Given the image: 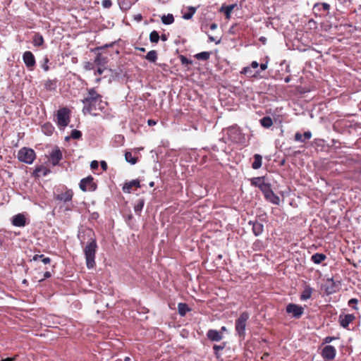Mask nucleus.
<instances>
[{
  "mask_svg": "<svg viewBox=\"0 0 361 361\" xmlns=\"http://www.w3.org/2000/svg\"><path fill=\"white\" fill-rule=\"evenodd\" d=\"M85 104L82 111L84 114H94L97 110L102 111L105 109L106 103L103 102L102 96L94 88L88 90V94L82 100Z\"/></svg>",
  "mask_w": 361,
  "mask_h": 361,
  "instance_id": "1",
  "label": "nucleus"
},
{
  "mask_svg": "<svg viewBox=\"0 0 361 361\" xmlns=\"http://www.w3.org/2000/svg\"><path fill=\"white\" fill-rule=\"evenodd\" d=\"M87 235L90 237V241L87 242L83 249L85 257L86 265L88 269H92L95 267V255L97 249V243L94 238V233L92 230H89Z\"/></svg>",
  "mask_w": 361,
  "mask_h": 361,
  "instance_id": "2",
  "label": "nucleus"
},
{
  "mask_svg": "<svg viewBox=\"0 0 361 361\" xmlns=\"http://www.w3.org/2000/svg\"><path fill=\"white\" fill-rule=\"evenodd\" d=\"M225 132L228 140L233 143H241L245 139L244 135L237 125L226 128Z\"/></svg>",
  "mask_w": 361,
  "mask_h": 361,
  "instance_id": "3",
  "label": "nucleus"
},
{
  "mask_svg": "<svg viewBox=\"0 0 361 361\" xmlns=\"http://www.w3.org/2000/svg\"><path fill=\"white\" fill-rule=\"evenodd\" d=\"M17 157L20 162L32 164L36 159V153L32 149L24 147L18 151Z\"/></svg>",
  "mask_w": 361,
  "mask_h": 361,
  "instance_id": "4",
  "label": "nucleus"
},
{
  "mask_svg": "<svg viewBox=\"0 0 361 361\" xmlns=\"http://www.w3.org/2000/svg\"><path fill=\"white\" fill-rule=\"evenodd\" d=\"M250 315L247 312H242L239 317L235 320V328L238 336L244 338L245 336V328L247 322L249 319Z\"/></svg>",
  "mask_w": 361,
  "mask_h": 361,
  "instance_id": "5",
  "label": "nucleus"
},
{
  "mask_svg": "<svg viewBox=\"0 0 361 361\" xmlns=\"http://www.w3.org/2000/svg\"><path fill=\"white\" fill-rule=\"evenodd\" d=\"M71 110L67 107H63L57 111V124L59 127L65 128L70 123Z\"/></svg>",
  "mask_w": 361,
  "mask_h": 361,
  "instance_id": "6",
  "label": "nucleus"
},
{
  "mask_svg": "<svg viewBox=\"0 0 361 361\" xmlns=\"http://www.w3.org/2000/svg\"><path fill=\"white\" fill-rule=\"evenodd\" d=\"M265 199L274 204H279L280 199L272 190L271 184L267 183L265 186H262L261 190Z\"/></svg>",
  "mask_w": 361,
  "mask_h": 361,
  "instance_id": "7",
  "label": "nucleus"
},
{
  "mask_svg": "<svg viewBox=\"0 0 361 361\" xmlns=\"http://www.w3.org/2000/svg\"><path fill=\"white\" fill-rule=\"evenodd\" d=\"M79 186L83 192L94 191L97 189V184L94 182V178L92 176L82 178L80 182Z\"/></svg>",
  "mask_w": 361,
  "mask_h": 361,
  "instance_id": "8",
  "label": "nucleus"
},
{
  "mask_svg": "<svg viewBox=\"0 0 361 361\" xmlns=\"http://www.w3.org/2000/svg\"><path fill=\"white\" fill-rule=\"evenodd\" d=\"M286 311L288 314H291L293 317L299 319L304 313V308L294 303L287 305Z\"/></svg>",
  "mask_w": 361,
  "mask_h": 361,
  "instance_id": "9",
  "label": "nucleus"
},
{
  "mask_svg": "<svg viewBox=\"0 0 361 361\" xmlns=\"http://www.w3.org/2000/svg\"><path fill=\"white\" fill-rule=\"evenodd\" d=\"M340 281H335L333 279H328L324 285L325 293L327 295H331L338 292L340 289Z\"/></svg>",
  "mask_w": 361,
  "mask_h": 361,
  "instance_id": "10",
  "label": "nucleus"
},
{
  "mask_svg": "<svg viewBox=\"0 0 361 361\" xmlns=\"http://www.w3.org/2000/svg\"><path fill=\"white\" fill-rule=\"evenodd\" d=\"M23 60L28 70H34L36 65V61L34 54L30 51H26L23 53Z\"/></svg>",
  "mask_w": 361,
  "mask_h": 361,
  "instance_id": "11",
  "label": "nucleus"
},
{
  "mask_svg": "<svg viewBox=\"0 0 361 361\" xmlns=\"http://www.w3.org/2000/svg\"><path fill=\"white\" fill-rule=\"evenodd\" d=\"M73 197V190L65 188L63 190H61L57 195H56L55 199L63 202H68L72 200Z\"/></svg>",
  "mask_w": 361,
  "mask_h": 361,
  "instance_id": "12",
  "label": "nucleus"
},
{
  "mask_svg": "<svg viewBox=\"0 0 361 361\" xmlns=\"http://www.w3.org/2000/svg\"><path fill=\"white\" fill-rule=\"evenodd\" d=\"M63 159V154L59 147L54 149L49 155V161L53 166L59 164L60 161Z\"/></svg>",
  "mask_w": 361,
  "mask_h": 361,
  "instance_id": "13",
  "label": "nucleus"
},
{
  "mask_svg": "<svg viewBox=\"0 0 361 361\" xmlns=\"http://www.w3.org/2000/svg\"><path fill=\"white\" fill-rule=\"evenodd\" d=\"M336 354V348L331 345H326L322 351V356L324 359L331 360L335 358Z\"/></svg>",
  "mask_w": 361,
  "mask_h": 361,
  "instance_id": "14",
  "label": "nucleus"
},
{
  "mask_svg": "<svg viewBox=\"0 0 361 361\" xmlns=\"http://www.w3.org/2000/svg\"><path fill=\"white\" fill-rule=\"evenodd\" d=\"M355 319V317L353 314H340L338 317V322L342 327L347 329L348 325L353 322Z\"/></svg>",
  "mask_w": 361,
  "mask_h": 361,
  "instance_id": "15",
  "label": "nucleus"
},
{
  "mask_svg": "<svg viewBox=\"0 0 361 361\" xmlns=\"http://www.w3.org/2000/svg\"><path fill=\"white\" fill-rule=\"evenodd\" d=\"M12 224L18 227H23L26 225V218L23 214H18L12 218Z\"/></svg>",
  "mask_w": 361,
  "mask_h": 361,
  "instance_id": "16",
  "label": "nucleus"
},
{
  "mask_svg": "<svg viewBox=\"0 0 361 361\" xmlns=\"http://www.w3.org/2000/svg\"><path fill=\"white\" fill-rule=\"evenodd\" d=\"M50 173V170L43 165L37 166L35 167L32 173V176L39 178L41 176H46Z\"/></svg>",
  "mask_w": 361,
  "mask_h": 361,
  "instance_id": "17",
  "label": "nucleus"
},
{
  "mask_svg": "<svg viewBox=\"0 0 361 361\" xmlns=\"http://www.w3.org/2000/svg\"><path fill=\"white\" fill-rule=\"evenodd\" d=\"M207 338L212 341H220L223 338L221 332L214 329H209L207 333Z\"/></svg>",
  "mask_w": 361,
  "mask_h": 361,
  "instance_id": "18",
  "label": "nucleus"
},
{
  "mask_svg": "<svg viewBox=\"0 0 361 361\" xmlns=\"http://www.w3.org/2000/svg\"><path fill=\"white\" fill-rule=\"evenodd\" d=\"M58 80L55 79H47L44 81V87L47 91L54 92L57 88Z\"/></svg>",
  "mask_w": 361,
  "mask_h": 361,
  "instance_id": "19",
  "label": "nucleus"
},
{
  "mask_svg": "<svg viewBox=\"0 0 361 361\" xmlns=\"http://www.w3.org/2000/svg\"><path fill=\"white\" fill-rule=\"evenodd\" d=\"M312 137V133L310 131H306L303 134L300 132H297L295 134L294 140L297 142H305L306 140H310Z\"/></svg>",
  "mask_w": 361,
  "mask_h": 361,
  "instance_id": "20",
  "label": "nucleus"
},
{
  "mask_svg": "<svg viewBox=\"0 0 361 361\" xmlns=\"http://www.w3.org/2000/svg\"><path fill=\"white\" fill-rule=\"evenodd\" d=\"M133 187L140 188V183L138 180H133L130 182L126 183L123 187V191L126 193H130Z\"/></svg>",
  "mask_w": 361,
  "mask_h": 361,
  "instance_id": "21",
  "label": "nucleus"
},
{
  "mask_svg": "<svg viewBox=\"0 0 361 361\" xmlns=\"http://www.w3.org/2000/svg\"><path fill=\"white\" fill-rule=\"evenodd\" d=\"M250 224L252 225V232L255 235L258 236L261 235L264 231V226L262 224L258 221H250Z\"/></svg>",
  "mask_w": 361,
  "mask_h": 361,
  "instance_id": "22",
  "label": "nucleus"
},
{
  "mask_svg": "<svg viewBox=\"0 0 361 361\" xmlns=\"http://www.w3.org/2000/svg\"><path fill=\"white\" fill-rule=\"evenodd\" d=\"M264 176L255 177L251 179V185L255 187H257L261 190L262 186H265L267 183L264 182Z\"/></svg>",
  "mask_w": 361,
  "mask_h": 361,
  "instance_id": "23",
  "label": "nucleus"
},
{
  "mask_svg": "<svg viewBox=\"0 0 361 361\" xmlns=\"http://www.w3.org/2000/svg\"><path fill=\"white\" fill-rule=\"evenodd\" d=\"M108 62V59L102 56V54L98 53L94 59V64L98 66H104Z\"/></svg>",
  "mask_w": 361,
  "mask_h": 361,
  "instance_id": "24",
  "label": "nucleus"
},
{
  "mask_svg": "<svg viewBox=\"0 0 361 361\" xmlns=\"http://www.w3.org/2000/svg\"><path fill=\"white\" fill-rule=\"evenodd\" d=\"M44 40L42 35L39 33H35L32 37V44L35 47H41L44 44Z\"/></svg>",
  "mask_w": 361,
  "mask_h": 361,
  "instance_id": "25",
  "label": "nucleus"
},
{
  "mask_svg": "<svg viewBox=\"0 0 361 361\" xmlns=\"http://www.w3.org/2000/svg\"><path fill=\"white\" fill-rule=\"evenodd\" d=\"M253 158L254 161L252 164V168L253 169H259L262 164V157L260 154H256L254 155Z\"/></svg>",
  "mask_w": 361,
  "mask_h": 361,
  "instance_id": "26",
  "label": "nucleus"
},
{
  "mask_svg": "<svg viewBox=\"0 0 361 361\" xmlns=\"http://www.w3.org/2000/svg\"><path fill=\"white\" fill-rule=\"evenodd\" d=\"M326 259V256L323 253H315L311 257V260L314 264H319Z\"/></svg>",
  "mask_w": 361,
  "mask_h": 361,
  "instance_id": "27",
  "label": "nucleus"
},
{
  "mask_svg": "<svg viewBox=\"0 0 361 361\" xmlns=\"http://www.w3.org/2000/svg\"><path fill=\"white\" fill-rule=\"evenodd\" d=\"M313 8L317 11H324L325 12H329L330 5L327 3H317L314 5Z\"/></svg>",
  "mask_w": 361,
  "mask_h": 361,
  "instance_id": "28",
  "label": "nucleus"
},
{
  "mask_svg": "<svg viewBox=\"0 0 361 361\" xmlns=\"http://www.w3.org/2000/svg\"><path fill=\"white\" fill-rule=\"evenodd\" d=\"M54 130V127L50 123H46L42 126V131L47 135H51Z\"/></svg>",
  "mask_w": 361,
  "mask_h": 361,
  "instance_id": "29",
  "label": "nucleus"
},
{
  "mask_svg": "<svg viewBox=\"0 0 361 361\" xmlns=\"http://www.w3.org/2000/svg\"><path fill=\"white\" fill-rule=\"evenodd\" d=\"M138 0H128L127 1L125 0H119L120 7L123 10L129 9L133 4H134Z\"/></svg>",
  "mask_w": 361,
  "mask_h": 361,
  "instance_id": "30",
  "label": "nucleus"
},
{
  "mask_svg": "<svg viewBox=\"0 0 361 361\" xmlns=\"http://www.w3.org/2000/svg\"><path fill=\"white\" fill-rule=\"evenodd\" d=\"M178 310L180 315L185 316L190 311V308L186 303L180 302L178 304Z\"/></svg>",
  "mask_w": 361,
  "mask_h": 361,
  "instance_id": "31",
  "label": "nucleus"
},
{
  "mask_svg": "<svg viewBox=\"0 0 361 361\" xmlns=\"http://www.w3.org/2000/svg\"><path fill=\"white\" fill-rule=\"evenodd\" d=\"M259 66V63L257 61H252L251 63L250 67H245L243 68V71H241V73L243 74H248L250 76L253 75L252 74L251 68H257Z\"/></svg>",
  "mask_w": 361,
  "mask_h": 361,
  "instance_id": "32",
  "label": "nucleus"
},
{
  "mask_svg": "<svg viewBox=\"0 0 361 361\" xmlns=\"http://www.w3.org/2000/svg\"><path fill=\"white\" fill-rule=\"evenodd\" d=\"M260 123L264 128H268L273 125V121L269 116H264L260 120Z\"/></svg>",
  "mask_w": 361,
  "mask_h": 361,
  "instance_id": "33",
  "label": "nucleus"
},
{
  "mask_svg": "<svg viewBox=\"0 0 361 361\" xmlns=\"http://www.w3.org/2000/svg\"><path fill=\"white\" fill-rule=\"evenodd\" d=\"M125 159L127 162L131 164H135L137 162L138 158L133 157L130 152H126Z\"/></svg>",
  "mask_w": 361,
  "mask_h": 361,
  "instance_id": "34",
  "label": "nucleus"
},
{
  "mask_svg": "<svg viewBox=\"0 0 361 361\" xmlns=\"http://www.w3.org/2000/svg\"><path fill=\"white\" fill-rule=\"evenodd\" d=\"M145 58L150 62L154 63L157 59V52L155 50L149 51Z\"/></svg>",
  "mask_w": 361,
  "mask_h": 361,
  "instance_id": "35",
  "label": "nucleus"
},
{
  "mask_svg": "<svg viewBox=\"0 0 361 361\" xmlns=\"http://www.w3.org/2000/svg\"><path fill=\"white\" fill-rule=\"evenodd\" d=\"M161 22L165 25H171L174 22V17L171 13L164 15L161 16Z\"/></svg>",
  "mask_w": 361,
  "mask_h": 361,
  "instance_id": "36",
  "label": "nucleus"
},
{
  "mask_svg": "<svg viewBox=\"0 0 361 361\" xmlns=\"http://www.w3.org/2000/svg\"><path fill=\"white\" fill-rule=\"evenodd\" d=\"M188 12L183 14V18L185 20H190L192 18L194 14L195 13L197 8L193 6H189L188 8Z\"/></svg>",
  "mask_w": 361,
  "mask_h": 361,
  "instance_id": "37",
  "label": "nucleus"
},
{
  "mask_svg": "<svg viewBox=\"0 0 361 361\" xmlns=\"http://www.w3.org/2000/svg\"><path fill=\"white\" fill-rule=\"evenodd\" d=\"M38 259H41L42 262L47 264L51 262V259L48 257H44V255H35L32 257L33 261H37Z\"/></svg>",
  "mask_w": 361,
  "mask_h": 361,
  "instance_id": "38",
  "label": "nucleus"
},
{
  "mask_svg": "<svg viewBox=\"0 0 361 361\" xmlns=\"http://www.w3.org/2000/svg\"><path fill=\"white\" fill-rule=\"evenodd\" d=\"M226 347V343H222L221 345H214L213 346L214 353L216 358L219 359L220 357V354L219 353V350H222Z\"/></svg>",
  "mask_w": 361,
  "mask_h": 361,
  "instance_id": "39",
  "label": "nucleus"
},
{
  "mask_svg": "<svg viewBox=\"0 0 361 361\" xmlns=\"http://www.w3.org/2000/svg\"><path fill=\"white\" fill-rule=\"evenodd\" d=\"M145 204L144 199H138L134 206V210L136 213H139L142 210V208Z\"/></svg>",
  "mask_w": 361,
  "mask_h": 361,
  "instance_id": "40",
  "label": "nucleus"
},
{
  "mask_svg": "<svg viewBox=\"0 0 361 361\" xmlns=\"http://www.w3.org/2000/svg\"><path fill=\"white\" fill-rule=\"evenodd\" d=\"M195 57L198 60L207 61L210 57V53L207 51H202L195 54Z\"/></svg>",
  "mask_w": 361,
  "mask_h": 361,
  "instance_id": "41",
  "label": "nucleus"
},
{
  "mask_svg": "<svg viewBox=\"0 0 361 361\" xmlns=\"http://www.w3.org/2000/svg\"><path fill=\"white\" fill-rule=\"evenodd\" d=\"M160 39V36L157 31L153 30L149 34V40L152 43H157Z\"/></svg>",
  "mask_w": 361,
  "mask_h": 361,
  "instance_id": "42",
  "label": "nucleus"
},
{
  "mask_svg": "<svg viewBox=\"0 0 361 361\" xmlns=\"http://www.w3.org/2000/svg\"><path fill=\"white\" fill-rule=\"evenodd\" d=\"M234 7H235V5H229L226 7L221 8V11H224L226 18H228V19L230 18L231 13L233 9L234 8Z\"/></svg>",
  "mask_w": 361,
  "mask_h": 361,
  "instance_id": "43",
  "label": "nucleus"
},
{
  "mask_svg": "<svg viewBox=\"0 0 361 361\" xmlns=\"http://www.w3.org/2000/svg\"><path fill=\"white\" fill-rule=\"evenodd\" d=\"M312 295V289L311 288H306L301 294L300 299L302 300H306L309 298H310Z\"/></svg>",
  "mask_w": 361,
  "mask_h": 361,
  "instance_id": "44",
  "label": "nucleus"
},
{
  "mask_svg": "<svg viewBox=\"0 0 361 361\" xmlns=\"http://www.w3.org/2000/svg\"><path fill=\"white\" fill-rule=\"evenodd\" d=\"M71 136L73 139L78 140L82 137V133L78 130H73Z\"/></svg>",
  "mask_w": 361,
  "mask_h": 361,
  "instance_id": "45",
  "label": "nucleus"
},
{
  "mask_svg": "<svg viewBox=\"0 0 361 361\" xmlns=\"http://www.w3.org/2000/svg\"><path fill=\"white\" fill-rule=\"evenodd\" d=\"M179 58L182 65L188 66L192 64V63L191 60L188 59L186 56L183 55H180Z\"/></svg>",
  "mask_w": 361,
  "mask_h": 361,
  "instance_id": "46",
  "label": "nucleus"
},
{
  "mask_svg": "<svg viewBox=\"0 0 361 361\" xmlns=\"http://www.w3.org/2000/svg\"><path fill=\"white\" fill-rule=\"evenodd\" d=\"M358 302L357 299L356 298H352L348 301V305L350 307H352L354 310H357V307L355 305Z\"/></svg>",
  "mask_w": 361,
  "mask_h": 361,
  "instance_id": "47",
  "label": "nucleus"
},
{
  "mask_svg": "<svg viewBox=\"0 0 361 361\" xmlns=\"http://www.w3.org/2000/svg\"><path fill=\"white\" fill-rule=\"evenodd\" d=\"M49 60L47 57H46L44 59V62L42 64V68L45 71H48L49 70V67L48 66V63H49Z\"/></svg>",
  "mask_w": 361,
  "mask_h": 361,
  "instance_id": "48",
  "label": "nucleus"
},
{
  "mask_svg": "<svg viewBox=\"0 0 361 361\" xmlns=\"http://www.w3.org/2000/svg\"><path fill=\"white\" fill-rule=\"evenodd\" d=\"M102 4V6L106 8H109L112 6L111 0H103Z\"/></svg>",
  "mask_w": 361,
  "mask_h": 361,
  "instance_id": "49",
  "label": "nucleus"
},
{
  "mask_svg": "<svg viewBox=\"0 0 361 361\" xmlns=\"http://www.w3.org/2000/svg\"><path fill=\"white\" fill-rule=\"evenodd\" d=\"M104 68L103 66H99L97 71L94 72V75H102L104 73Z\"/></svg>",
  "mask_w": 361,
  "mask_h": 361,
  "instance_id": "50",
  "label": "nucleus"
},
{
  "mask_svg": "<svg viewBox=\"0 0 361 361\" xmlns=\"http://www.w3.org/2000/svg\"><path fill=\"white\" fill-rule=\"evenodd\" d=\"M94 63H92L90 62H87L85 65V68L89 71L92 70L94 68Z\"/></svg>",
  "mask_w": 361,
  "mask_h": 361,
  "instance_id": "51",
  "label": "nucleus"
},
{
  "mask_svg": "<svg viewBox=\"0 0 361 361\" xmlns=\"http://www.w3.org/2000/svg\"><path fill=\"white\" fill-rule=\"evenodd\" d=\"M336 338L335 337H333V336H327L324 338V341L325 343H331V341H333L334 340H335Z\"/></svg>",
  "mask_w": 361,
  "mask_h": 361,
  "instance_id": "52",
  "label": "nucleus"
},
{
  "mask_svg": "<svg viewBox=\"0 0 361 361\" xmlns=\"http://www.w3.org/2000/svg\"><path fill=\"white\" fill-rule=\"evenodd\" d=\"M91 169H96L98 168V161H92L90 164Z\"/></svg>",
  "mask_w": 361,
  "mask_h": 361,
  "instance_id": "53",
  "label": "nucleus"
},
{
  "mask_svg": "<svg viewBox=\"0 0 361 361\" xmlns=\"http://www.w3.org/2000/svg\"><path fill=\"white\" fill-rule=\"evenodd\" d=\"M100 164H101V167L103 169V171H106L108 169L106 162L104 161H102Z\"/></svg>",
  "mask_w": 361,
  "mask_h": 361,
  "instance_id": "54",
  "label": "nucleus"
},
{
  "mask_svg": "<svg viewBox=\"0 0 361 361\" xmlns=\"http://www.w3.org/2000/svg\"><path fill=\"white\" fill-rule=\"evenodd\" d=\"M51 276V273L49 271H45L44 273V279H41L39 281H43L45 279L50 278Z\"/></svg>",
  "mask_w": 361,
  "mask_h": 361,
  "instance_id": "55",
  "label": "nucleus"
},
{
  "mask_svg": "<svg viewBox=\"0 0 361 361\" xmlns=\"http://www.w3.org/2000/svg\"><path fill=\"white\" fill-rule=\"evenodd\" d=\"M147 123L149 126H152L157 124V122L154 120L149 119Z\"/></svg>",
  "mask_w": 361,
  "mask_h": 361,
  "instance_id": "56",
  "label": "nucleus"
},
{
  "mask_svg": "<svg viewBox=\"0 0 361 361\" xmlns=\"http://www.w3.org/2000/svg\"><path fill=\"white\" fill-rule=\"evenodd\" d=\"M260 68L262 71H265L267 68V63H261L260 64Z\"/></svg>",
  "mask_w": 361,
  "mask_h": 361,
  "instance_id": "57",
  "label": "nucleus"
},
{
  "mask_svg": "<svg viewBox=\"0 0 361 361\" xmlns=\"http://www.w3.org/2000/svg\"><path fill=\"white\" fill-rule=\"evenodd\" d=\"M216 27H217V25H216V23H212V24L210 25V29H211V30H216Z\"/></svg>",
  "mask_w": 361,
  "mask_h": 361,
  "instance_id": "58",
  "label": "nucleus"
},
{
  "mask_svg": "<svg viewBox=\"0 0 361 361\" xmlns=\"http://www.w3.org/2000/svg\"><path fill=\"white\" fill-rule=\"evenodd\" d=\"M15 360V357H7L6 359L1 360V361H14Z\"/></svg>",
  "mask_w": 361,
  "mask_h": 361,
  "instance_id": "59",
  "label": "nucleus"
},
{
  "mask_svg": "<svg viewBox=\"0 0 361 361\" xmlns=\"http://www.w3.org/2000/svg\"><path fill=\"white\" fill-rule=\"evenodd\" d=\"M112 45H113V44H105L104 47H97V49H104V48H106V47H111Z\"/></svg>",
  "mask_w": 361,
  "mask_h": 361,
  "instance_id": "60",
  "label": "nucleus"
},
{
  "mask_svg": "<svg viewBox=\"0 0 361 361\" xmlns=\"http://www.w3.org/2000/svg\"><path fill=\"white\" fill-rule=\"evenodd\" d=\"M259 40L263 43V44H265L266 43V41H267V39L264 37H261L259 38Z\"/></svg>",
  "mask_w": 361,
  "mask_h": 361,
  "instance_id": "61",
  "label": "nucleus"
},
{
  "mask_svg": "<svg viewBox=\"0 0 361 361\" xmlns=\"http://www.w3.org/2000/svg\"><path fill=\"white\" fill-rule=\"evenodd\" d=\"M284 81H285V82H287V83L289 82L290 81V76L288 75V76L286 77L284 79Z\"/></svg>",
  "mask_w": 361,
  "mask_h": 361,
  "instance_id": "62",
  "label": "nucleus"
},
{
  "mask_svg": "<svg viewBox=\"0 0 361 361\" xmlns=\"http://www.w3.org/2000/svg\"><path fill=\"white\" fill-rule=\"evenodd\" d=\"M160 39L163 41H166V36L165 35H162L161 37H160Z\"/></svg>",
  "mask_w": 361,
  "mask_h": 361,
  "instance_id": "63",
  "label": "nucleus"
},
{
  "mask_svg": "<svg viewBox=\"0 0 361 361\" xmlns=\"http://www.w3.org/2000/svg\"><path fill=\"white\" fill-rule=\"evenodd\" d=\"M124 361H131V358L128 356H126L125 358H124Z\"/></svg>",
  "mask_w": 361,
  "mask_h": 361,
  "instance_id": "64",
  "label": "nucleus"
}]
</instances>
